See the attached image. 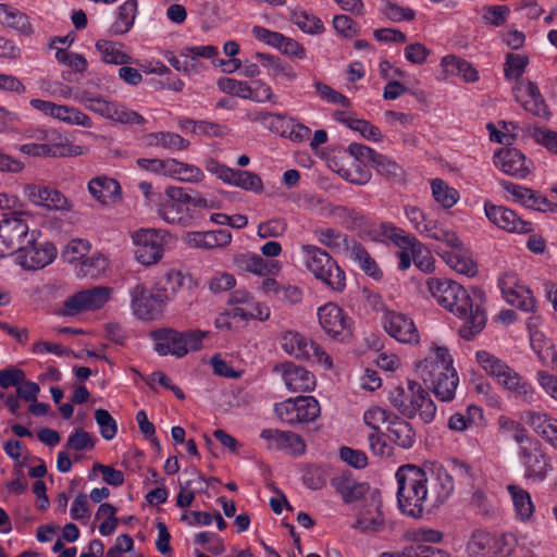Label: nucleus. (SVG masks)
<instances>
[{
	"label": "nucleus",
	"instance_id": "0e129e2a",
	"mask_svg": "<svg viewBox=\"0 0 557 557\" xmlns=\"http://www.w3.org/2000/svg\"><path fill=\"white\" fill-rule=\"evenodd\" d=\"M95 419L100 428V433L103 438L112 440L116 435L117 426L115 420L106 409H97L95 411Z\"/></svg>",
	"mask_w": 557,
	"mask_h": 557
},
{
	"label": "nucleus",
	"instance_id": "603ef678",
	"mask_svg": "<svg viewBox=\"0 0 557 557\" xmlns=\"http://www.w3.org/2000/svg\"><path fill=\"white\" fill-rule=\"evenodd\" d=\"M372 165L379 174L389 181H399L403 177L404 172L401 166L382 153L377 154Z\"/></svg>",
	"mask_w": 557,
	"mask_h": 557
},
{
	"label": "nucleus",
	"instance_id": "a18cd8bd",
	"mask_svg": "<svg viewBox=\"0 0 557 557\" xmlns=\"http://www.w3.org/2000/svg\"><path fill=\"white\" fill-rule=\"evenodd\" d=\"M432 195L434 200L443 208L449 209L456 205L459 199V193L450 187L446 182L435 178L431 183Z\"/></svg>",
	"mask_w": 557,
	"mask_h": 557
},
{
	"label": "nucleus",
	"instance_id": "37998d69",
	"mask_svg": "<svg viewBox=\"0 0 557 557\" xmlns=\"http://www.w3.org/2000/svg\"><path fill=\"white\" fill-rule=\"evenodd\" d=\"M282 348L297 359H305L309 357L308 348H312V342L299 333L289 331L282 336Z\"/></svg>",
	"mask_w": 557,
	"mask_h": 557
},
{
	"label": "nucleus",
	"instance_id": "f8f14e48",
	"mask_svg": "<svg viewBox=\"0 0 557 557\" xmlns=\"http://www.w3.org/2000/svg\"><path fill=\"white\" fill-rule=\"evenodd\" d=\"M448 370H454L453 359L445 347L434 346L430 354L416 366L418 376L429 385Z\"/></svg>",
	"mask_w": 557,
	"mask_h": 557
},
{
	"label": "nucleus",
	"instance_id": "c03bdc74",
	"mask_svg": "<svg viewBox=\"0 0 557 557\" xmlns=\"http://www.w3.org/2000/svg\"><path fill=\"white\" fill-rule=\"evenodd\" d=\"M137 3L135 0H127L119 8V14L111 25V35H124L129 32L136 16Z\"/></svg>",
	"mask_w": 557,
	"mask_h": 557
},
{
	"label": "nucleus",
	"instance_id": "3c124183",
	"mask_svg": "<svg viewBox=\"0 0 557 557\" xmlns=\"http://www.w3.org/2000/svg\"><path fill=\"white\" fill-rule=\"evenodd\" d=\"M319 242L333 249L336 252H342L344 249L348 248L349 238L333 230V228H324L317 232Z\"/></svg>",
	"mask_w": 557,
	"mask_h": 557
},
{
	"label": "nucleus",
	"instance_id": "a878e982",
	"mask_svg": "<svg viewBox=\"0 0 557 557\" xmlns=\"http://www.w3.org/2000/svg\"><path fill=\"white\" fill-rule=\"evenodd\" d=\"M384 517L381 511V500L371 495V500L358 515L354 528L362 533H376L384 529Z\"/></svg>",
	"mask_w": 557,
	"mask_h": 557
},
{
	"label": "nucleus",
	"instance_id": "e2e57ef3",
	"mask_svg": "<svg viewBox=\"0 0 557 557\" xmlns=\"http://www.w3.org/2000/svg\"><path fill=\"white\" fill-rule=\"evenodd\" d=\"M58 119L69 124L79 125L83 127L89 128L92 126L91 119L87 114L76 108L69 106L61 107Z\"/></svg>",
	"mask_w": 557,
	"mask_h": 557
},
{
	"label": "nucleus",
	"instance_id": "423d86ee",
	"mask_svg": "<svg viewBox=\"0 0 557 557\" xmlns=\"http://www.w3.org/2000/svg\"><path fill=\"white\" fill-rule=\"evenodd\" d=\"M304 250L309 271L333 290L342 292L346 286V278L336 261L319 247L306 246Z\"/></svg>",
	"mask_w": 557,
	"mask_h": 557
},
{
	"label": "nucleus",
	"instance_id": "b1692460",
	"mask_svg": "<svg viewBox=\"0 0 557 557\" xmlns=\"http://www.w3.org/2000/svg\"><path fill=\"white\" fill-rule=\"evenodd\" d=\"M384 329L400 343L416 344L419 342V334L414 323L403 313L386 311L384 314Z\"/></svg>",
	"mask_w": 557,
	"mask_h": 557
},
{
	"label": "nucleus",
	"instance_id": "9d476101",
	"mask_svg": "<svg viewBox=\"0 0 557 557\" xmlns=\"http://www.w3.org/2000/svg\"><path fill=\"white\" fill-rule=\"evenodd\" d=\"M205 168L209 173L216 175L226 184L253 193H261L263 190L261 177L253 172L231 169L213 158H208L205 161Z\"/></svg>",
	"mask_w": 557,
	"mask_h": 557
},
{
	"label": "nucleus",
	"instance_id": "69168bd1",
	"mask_svg": "<svg viewBox=\"0 0 557 557\" xmlns=\"http://www.w3.org/2000/svg\"><path fill=\"white\" fill-rule=\"evenodd\" d=\"M448 473L451 474L453 480L456 478L459 484L473 488L476 480L475 472L466 463L462 462H454Z\"/></svg>",
	"mask_w": 557,
	"mask_h": 557
},
{
	"label": "nucleus",
	"instance_id": "a19ab883",
	"mask_svg": "<svg viewBox=\"0 0 557 557\" xmlns=\"http://www.w3.org/2000/svg\"><path fill=\"white\" fill-rule=\"evenodd\" d=\"M441 65L445 73L458 75L467 82H475L479 76L472 65L456 55H446L442 59Z\"/></svg>",
	"mask_w": 557,
	"mask_h": 557
},
{
	"label": "nucleus",
	"instance_id": "4c0bfd02",
	"mask_svg": "<svg viewBox=\"0 0 557 557\" xmlns=\"http://www.w3.org/2000/svg\"><path fill=\"white\" fill-rule=\"evenodd\" d=\"M235 263L242 270L257 275H265L280 270L273 262H268L262 257L251 253H243L235 257Z\"/></svg>",
	"mask_w": 557,
	"mask_h": 557
},
{
	"label": "nucleus",
	"instance_id": "79ce46f5",
	"mask_svg": "<svg viewBox=\"0 0 557 557\" xmlns=\"http://www.w3.org/2000/svg\"><path fill=\"white\" fill-rule=\"evenodd\" d=\"M508 493L512 498L517 516L521 520H530L534 513V504L528 491L518 485H508Z\"/></svg>",
	"mask_w": 557,
	"mask_h": 557
},
{
	"label": "nucleus",
	"instance_id": "09e8293b",
	"mask_svg": "<svg viewBox=\"0 0 557 557\" xmlns=\"http://www.w3.org/2000/svg\"><path fill=\"white\" fill-rule=\"evenodd\" d=\"M425 236L444 243L450 250L461 249L463 245L456 232L441 227L436 221L426 228Z\"/></svg>",
	"mask_w": 557,
	"mask_h": 557
},
{
	"label": "nucleus",
	"instance_id": "338daca9",
	"mask_svg": "<svg viewBox=\"0 0 557 557\" xmlns=\"http://www.w3.org/2000/svg\"><path fill=\"white\" fill-rule=\"evenodd\" d=\"M275 48L289 58L304 59L306 57L305 48L295 39L285 37L283 34H280Z\"/></svg>",
	"mask_w": 557,
	"mask_h": 557
},
{
	"label": "nucleus",
	"instance_id": "6e6d98bb",
	"mask_svg": "<svg viewBox=\"0 0 557 557\" xmlns=\"http://www.w3.org/2000/svg\"><path fill=\"white\" fill-rule=\"evenodd\" d=\"M96 518H103L99 532L104 536L110 535L117 525L116 508L109 503L99 506Z\"/></svg>",
	"mask_w": 557,
	"mask_h": 557
},
{
	"label": "nucleus",
	"instance_id": "4d7b16f0",
	"mask_svg": "<svg viewBox=\"0 0 557 557\" xmlns=\"http://www.w3.org/2000/svg\"><path fill=\"white\" fill-rule=\"evenodd\" d=\"M338 174L344 180L357 185H366L371 180V172L359 162H354L348 169H339Z\"/></svg>",
	"mask_w": 557,
	"mask_h": 557
},
{
	"label": "nucleus",
	"instance_id": "f3484780",
	"mask_svg": "<svg viewBox=\"0 0 557 557\" xmlns=\"http://www.w3.org/2000/svg\"><path fill=\"white\" fill-rule=\"evenodd\" d=\"M467 549L470 557H506L511 550L504 536H493L483 531L473 532Z\"/></svg>",
	"mask_w": 557,
	"mask_h": 557
},
{
	"label": "nucleus",
	"instance_id": "c756f323",
	"mask_svg": "<svg viewBox=\"0 0 557 557\" xmlns=\"http://www.w3.org/2000/svg\"><path fill=\"white\" fill-rule=\"evenodd\" d=\"M260 290L264 295L272 294L276 300L289 305L299 304L302 299V290L298 286L280 284L272 277H267L261 282Z\"/></svg>",
	"mask_w": 557,
	"mask_h": 557
},
{
	"label": "nucleus",
	"instance_id": "f704fd0d",
	"mask_svg": "<svg viewBox=\"0 0 557 557\" xmlns=\"http://www.w3.org/2000/svg\"><path fill=\"white\" fill-rule=\"evenodd\" d=\"M164 176L187 183H200L205 178L203 172L198 166L181 162L176 159H168Z\"/></svg>",
	"mask_w": 557,
	"mask_h": 557
},
{
	"label": "nucleus",
	"instance_id": "f257e3e1",
	"mask_svg": "<svg viewBox=\"0 0 557 557\" xmlns=\"http://www.w3.org/2000/svg\"><path fill=\"white\" fill-rule=\"evenodd\" d=\"M396 479L399 508L413 518H420L423 511L438 509L454 491L453 476L441 465H433L430 475L424 469L405 465L396 472Z\"/></svg>",
	"mask_w": 557,
	"mask_h": 557
},
{
	"label": "nucleus",
	"instance_id": "052dcab7",
	"mask_svg": "<svg viewBox=\"0 0 557 557\" xmlns=\"http://www.w3.org/2000/svg\"><path fill=\"white\" fill-rule=\"evenodd\" d=\"M107 259L101 255H94L84 259L79 265V274L83 276L96 277L107 269Z\"/></svg>",
	"mask_w": 557,
	"mask_h": 557
},
{
	"label": "nucleus",
	"instance_id": "bb28decb",
	"mask_svg": "<svg viewBox=\"0 0 557 557\" xmlns=\"http://www.w3.org/2000/svg\"><path fill=\"white\" fill-rule=\"evenodd\" d=\"M498 385L523 401L531 403L534 397L532 385L511 367L496 379Z\"/></svg>",
	"mask_w": 557,
	"mask_h": 557
},
{
	"label": "nucleus",
	"instance_id": "7c9ffc66",
	"mask_svg": "<svg viewBox=\"0 0 557 557\" xmlns=\"http://www.w3.org/2000/svg\"><path fill=\"white\" fill-rule=\"evenodd\" d=\"M0 25L24 36H30L34 33L28 16L9 3H0Z\"/></svg>",
	"mask_w": 557,
	"mask_h": 557
},
{
	"label": "nucleus",
	"instance_id": "dca6fc26",
	"mask_svg": "<svg viewBox=\"0 0 557 557\" xmlns=\"http://www.w3.org/2000/svg\"><path fill=\"white\" fill-rule=\"evenodd\" d=\"M319 321L326 334L344 341L352 333V321L342 308L329 302L318 311Z\"/></svg>",
	"mask_w": 557,
	"mask_h": 557
},
{
	"label": "nucleus",
	"instance_id": "393cba45",
	"mask_svg": "<svg viewBox=\"0 0 557 557\" xmlns=\"http://www.w3.org/2000/svg\"><path fill=\"white\" fill-rule=\"evenodd\" d=\"M495 164L510 176L525 178L531 173V162L516 148L500 149L495 157Z\"/></svg>",
	"mask_w": 557,
	"mask_h": 557
},
{
	"label": "nucleus",
	"instance_id": "4be33fe9",
	"mask_svg": "<svg viewBox=\"0 0 557 557\" xmlns=\"http://www.w3.org/2000/svg\"><path fill=\"white\" fill-rule=\"evenodd\" d=\"M485 214L494 225L506 232L527 234L533 231L531 222L522 220L513 210L506 207L486 203Z\"/></svg>",
	"mask_w": 557,
	"mask_h": 557
},
{
	"label": "nucleus",
	"instance_id": "c85d7f7f",
	"mask_svg": "<svg viewBox=\"0 0 557 557\" xmlns=\"http://www.w3.org/2000/svg\"><path fill=\"white\" fill-rule=\"evenodd\" d=\"M185 240L195 248L213 249L228 245L232 234L227 230L190 232L186 235Z\"/></svg>",
	"mask_w": 557,
	"mask_h": 557
},
{
	"label": "nucleus",
	"instance_id": "a211bd4d",
	"mask_svg": "<svg viewBox=\"0 0 557 557\" xmlns=\"http://www.w3.org/2000/svg\"><path fill=\"white\" fill-rule=\"evenodd\" d=\"M273 372L281 375L285 387L290 393H308L315 386L314 375L306 368L290 361L276 364Z\"/></svg>",
	"mask_w": 557,
	"mask_h": 557
},
{
	"label": "nucleus",
	"instance_id": "20e7f679",
	"mask_svg": "<svg viewBox=\"0 0 557 557\" xmlns=\"http://www.w3.org/2000/svg\"><path fill=\"white\" fill-rule=\"evenodd\" d=\"M391 404L405 417L417 416L424 423H430L436 414V406L429 393L416 381L408 380L405 385H398L389 392Z\"/></svg>",
	"mask_w": 557,
	"mask_h": 557
},
{
	"label": "nucleus",
	"instance_id": "4468645a",
	"mask_svg": "<svg viewBox=\"0 0 557 557\" xmlns=\"http://www.w3.org/2000/svg\"><path fill=\"white\" fill-rule=\"evenodd\" d=\"M136 259L144 265L157 263L163 253L162 236L154 228L139 230L133 234Z\"/></svg>",
	"mask_w": 557,
	"mask_h": 557
},
{
	"label": "nucleus",
	"instance_id": "ea45409f",
	"mask_svg": "<svg viewBox=\"0 0 557 557\" xmlns=\"http://www.w3.org/2000/svg\"><path fill=\"white\" fill-rule=\"evenodd\" d=\"M434 395L441 401H450L458 386V376L456 370H448L446 373L441 375L435 382L428 385Z\"/></svg>",
	"mask_w": 557,
	"mask_h": 557
},
{
	"label": "nucleus",
	"instance_id": "2f4dec72",
	"mask_svg": "<svg viewBox=\"0 0 557 557\" xmlns=\"http://www.w3.org/2000/svg\"><path fill=\"white\" fill-rule=\"evenodd\" d=\"M332 486L341 494L345 503H354L369 492V485L356 481L350 474H339L332 480Z\"/></svg>",
	"mask_w": 557,
	"mask_h": 557
},
{
	"label": "nucleus",
	"instance_id": "6ab92c4d",
	"mask_svg": "<svg viewBox=\"0 0 557 557\" xmlns=\"http://www.w3.org/2000/svg\"><path fill=\"white\" fill-rule=\"evenodd\" d=\"M499 287L504 298L511 306L527 312L534 310L536 300L532 292L519 283L515 273H505L499 278Z\"/></svg>",
	"mask_w": 557,
	"mask_h": 557
},
{
	"label": "nucleus",
	"instance_id": "9b49d317",
	"mask_svg": "<svg viewBox=\"0 0 557 557\" xmlns=\"http://www.w3.org/2000/svg\"><path fill=\"white\" fill-rule=\"evenodd\" d=\"M168 293L158 290L154 287L148 290L144 285H136L131 293L134 313L144 320H152L160 312L162 306L168 301Z\"/></svg>",
	"mask_w": 557,
	"mask_h": 557
},
{
	"label": "nucleus",
	"instance_id": "0eeeda50",
	"mask_svg": "<svg viewBox=\"0 0 557 557\" xmlns=\"http://www.w3.org/2000/svg\"><path fill=\"white\" fill-rule=\"evenodd\" d=\"M278 420L288 425L314 421L320 414V405L312 396L288 398L274 406Z\"/></svg>",
	"mask_w": 557,
	"mask_h": 557
},
{
	"label": "nucleus",
	"instance_id": "8fccbe9b",
	"mask_svg": "<svg viewBox=\"0 0 557 557\" xmlns=\"http://www.w3.org/2000/svg\"><path fill=\"white\" fill-rule=\"evenodd\" d=\"M186 281L191 283V280L184 275L181 271L170 270L164 275V284L161 282L156 285L158 290H165L168 293V300L175 295L186 284Z\"/></svg>",
	"mask_w": 557,
	"mask_h": 557
},
{
	"label": "nucleus",
	"instance_id": "c9c22d12",
	"mask_svg": "<svg viewBox=\"0 0 557 557\" xmlns=\"http://www.w3.org/2000/svg\"><path fill=\"white\" fill-rule=\"evenodd\" d=\"M387 437L401 448H410L414 442V432L407 421L394 416L388 421Z\"/></svg>",
	"mask_w": 557,
	"mask_h": 557
},
{
	"label": "nucleus",
	"instance_id": "e433bc0d",
	"mask_svg": "<svg viewBox=\"0 0 557 557\" xmlns=\"http://www.w3.org/2000/svg\"><path fill=\"white\" fill-rule=\"evenodd\" d=\"M146 144L150 147H162L171 151L185 150L189 146V141L181 135L171 132L150 133L146 137Z\"/></svg>",
	"mask_w": 557,
	"mask_h": 557
},
{
	"label": "nucleus",
	"instance_id": "473e14b6",
	"mask_svg": "<svg viewBox=\"0 0 557 557\" xmlns=\"http://www.w3.org/2000/svg\"><path fill=\"white\" fill-rule=\"evenodd\" d=\"M88 190L97 201L107 205L120 195L121 187L113 178L98 176L89 181Z\"/></svg>",
	"mask_w": 557,
	"mask_h": 557
},
{
	"label": "nucleus",
	"instance_id": "f03ea898",
	"mask_svg": "<svg viewBox=\"0 0 557 557\" xmlns=\"http://www.w3.org/2000/svg\"><path fill=\"white\" fill-rule=\"evenodd\" d=\"M426 285L440 306L465 321L459 329V335L463 339H473L484 329L486 313L483 308L484 293L482 290L476 289L473 292V296H470L457 282L440 277L429 278Z\"/></svg>",
	"mask_w": 557,
	"mask_h": 557
},
{
	"label": "nucleus",
	"instance_id": "de8ad7c7",
	"mask_svg": "<svg viewBox=\"0 0 557 557\" xmlns=\"http://www.w3.org/2000/svg\"><path fill=\"white\" fill-rule=\"evenodd\" d=\"M475 359L485 373L495 380L504 374V371H506L508 367L505 361L486 350L478 351L475 354Z\"/></svg>",
	"mask_w": 557,
	"mask_h": 557
},
{
	"label": "nucleus",
	"instance_id": "49530a36",
	"mask_svg": "<svg viewBox=\"0 0 557 557\" xmlns=\"http://www.w3.org/2000/svg\"><path fill=\"white\" fill-rule=\"evenodd\" d=\"M523 421L530 425L537 435L544 438L556 424L557 419L540 411L529 410L523 414Z\"/></svg>",
	"mask_w": 557,
	"mask_h": 557
},
{
	"label": "nucleus",
	"instance_id": "72a5a7b5",
	"mask_svg": "<svg viewBox=\"0 0 557 557\" xmlns=\"http://www.w3.org/2000/svg\"><path fill=\"white\" fill-rule=\"evenodd\" d=\"M95 46L104 63L126 65L133 60L132 57L124 51V45L121 42L99 39L96 41Z\"/></svg>",
	"mask_w": 557,
	"mask_h": 557
},
{
	"label": "nucleus",
	"instance_id": "774afa93",
	"mask_svg": "<svg viewBox=\"0 0 557 557\" xmlns=\"http://www.w3.org/2000/svg\"><path fill=\"white\" fill-rule=\"evenodd\" d=\"M528 64V58L521 54L509 53L504 65L507 78H519Z\"/></svg>",
	"mask_w": 557,
	"mask_h": 557
},
{
	"label": "nucleus",
	"instance_id": "680f3d73",
	"mask_svg": "<svg viewBox=\"0 0 557 557\" xmlns=\"http://www.w3.org/2000/svg\"><path fill=\"white\" fill-rule=\"evenodd\" d=\"M344 123L348 125L354 131L359 132L364 138L369 140H373L375 143H380L383 139L381 131L364 120L359 119H348L345 120Z\"/></svg>",
	"mask_w": 557,
	"mask_h": 557
},
{
	"label": "nucleus",
	"instance_id": "2eb2a0df",
	"mask_svg": "<svg viewBox=\"0 0 557 557\" xmlns=\"http://www.w3.org/2000/svg\"><path fill=\"white\" fill-rule=\"evenodd\" d=\"M515 99L534 116L547 120L550 111L537 85L529 79L518 81L512 88Z\"/></svg>",
	"mask_w": 557,
	"mask_h": 557
},
{
	"label": "nucleus",
	"instance_id": "5701e85b",
	"mask_svg": "<svg viewBox=\"0 0 557 557\" xmlns=\"http://www.w3.org/2000/svg\"><path fill=\"white\" fill-rule=\"evenodd\" d=\"M260 437L268 442L269 449L283 450L293 456H300L306 451L305 441L293 432L265 429L261 432Z\"/></svg>",
	"mask_w": 557,
	"mask_h": 557
},
{
	"label": "nucleus",
	"instance_id": "ddd939ff",
	"mask_svg": "<svg viewBox=\"0 0 557 557\" xmlns=\"http://www.w3.org/2000/svg\"><path fill=\"white\" fill-rule=\"evenodd\" d=\"M55 247L47 242H37L33 234L17 253L18 263L26 270L41 269L53 261Z\"/></svg>",
	"mask_w": 557,
	"mask_h": 557
},
{
	"label": "nucleus",
	"instance_id": "7ed1b4c3",
	"mask_svg": "<svg viewBox=\"0 0 557 557\" xmlns=\"http://www.w3.org/2000/svg\"><path fill=\"white\" fill-rule=\"evenodd\" d=\"M194 208H215V202L196 194L190 195L183 187L170 186L162 196H158V214L165 222L190 225L195 218Z\"/></svg>",
	"mask_w": 557,
	"mask_h": 557
},
{
	"label": "nucleus",
	"instance_id": "5fc2aeb1",
	"mask_svg": "<svg viewBox=\"0 0 557 557\" xmlns=\"http://www.w3.org/2000/svg\"><path fill=\"white\" fill-rule=\"evenodd\" d=\"M498 425L504 434L510 435L521 446L531 441L527 430L518 421L511 420L507 417H499Z\"/></svg>",
	"mask_w": 557,
	"mask_h": 557
},
{
	"label": "nucleus",
	"instance_id": "58836bf2",
	"mask_svg": "<svg viewBox=\"0 0 557 557\" xmlns=\"http://www.w3.org/2000/svg\"><path fill=\"white\" fill-rule=\"evenodd\" d=\"M446 263L456 272L467 276H473L476 273L475 262L467 255L465 247L443 252Z\"/></svg>",
	"mask_w": 557,
	"mask_h": 557
},
{
	"label": "nucleus",
	"instance_id": "864d4df0",
	"mask_svg": "<svg viewBox=\"0 0 557 557\" xmlns=\"http://www.w3.org/2000/svg\"><path fill=\"white\" fill-rule=\"evenodd\" d=\"M87 152L84 146L74 145L66 138L49 144V156L54 158L77 157Z\"/></svg>",
	"mask_w": 557,
	"mask_h": 557
},
{
	"label": "nucleus",
	"instance_id": "39448f33",
	"mask_svg": "<svg viewBox=\"0 0 557 557\" xmlns=\"http://www.w3.org/2000/svg\"><path fill=\"white\" fill-rule=\"evenodd\" d=\"M151 336L154 339V350L159 355L166 356L170 354L182 358L190 350H199L207 333L201 331L182 333L172 329H164L152 332Z\"/></svg>",
	"mask_w": 557,
	"mask_h": 557
},
{
	"label": "nucleus",
	"instance_id": "bf43d9fd",
	"mask_svg": "<svg viewBox=\"0 0 557 557\" xmlns=\"http://www.w3.org/2000/svg\"><path fill=\"white\" fill-rule=\"evenodd\" d=\"M292 21L305 33L318 34L323 30V24L320 18L305 11L293 13Z\"/></svg>",
	"mask_w": 557,
	"mask_h": 557
},
{
	"label": "nucleus",
	"instance_id": "aec40b11",
	"mask_svg": "<svg viewBox=\"0 0 557 557\" xmlns=\"http://www.w3.org/2000/svg\"><path fill=\"white\" fill-rule=\"evenodd\" d=\"M87 110L116 123L121 124H144L145 117L136 111L129 110L126 107L110 101L103 96L97 98Z\"/></svg>",
	"mask_w": 557,
	"mask_h": 557
},
{
	"label": "nucleus",
	"instance_id": "1a4fd4ad",
	"mask_svg": "<svg viewBox=\"0 0 557 557\" xmlns=\"http://www.w3.org/2000/svg\"><path fill=\"white\" fill-rule=\"evenodd\" d=\"M111 295L112 288L107 286L81 290L64 301L61 313L73 317L85 311L98 310L110 300Z\"/></svg>",
	"mask_w": 557,
	"mask_h": 557
},
{
	"label": "nucleus",
	"instance_id": "412c9836",
	"mask_svg": "<svg viewBox=\"0 0 557 557\" xmlns=\"http://www.w3.org/2000/svg\"><path fill=\"white\" fill-rule=\"evenodd\" d=\"M520 457L528 478L537 480H544L546 478L550 470V465L537 441L532 438L522 445L520 447Z\"/></svg>",
	"mask_w": 557,
	"mask_h": 557
},
{
	"label": "nucleus",
	"instance_id": "cd10ccee",
	"mask_svg": "<svg viewBox=\"0 0 557 557\" xmlns=\"http://www.w3.org/2000/svg\"><path fill=\"white\" fill-rule=\"evenodd\" d=\"M25 195L33 203L51 210H63L67 205L66 198L59 190L46 186L28 185Z\"/></svg>",
	"mask_w": 557,
	"mask_h": 557
},
{
	"label": "nucleus",
	"instance_id": "6e6552de",
	"mask_svg": "<svg viewBox=\"0 0 557 557\" xmlns=\"http://www.w3.org/2000/svg\"><path fill=\"white\" fill-rule=\"evenodd\" d=\"M29 226L21 214H12L0 221V258L18 253L29 238Z\"/></svg>",
	"mask_w": 557,
	"mask_h": 557
},
{
	"label": "nucleus",
	"instance_id": "13d9d810",
	"mask_svg": "<svg viewBox=\"0 0 557 557\" xmlns=\"http://www.w3.org/2000/svg\"><path fill=\"white\" fill-rule=\"evenodd\" d=\"M90 249V245L84 239H72L62 251L64 260L70 263L83 261Z\"/></svg>",
	"mask_w": 557,
	"mask_h": 557
}]
</instances>
